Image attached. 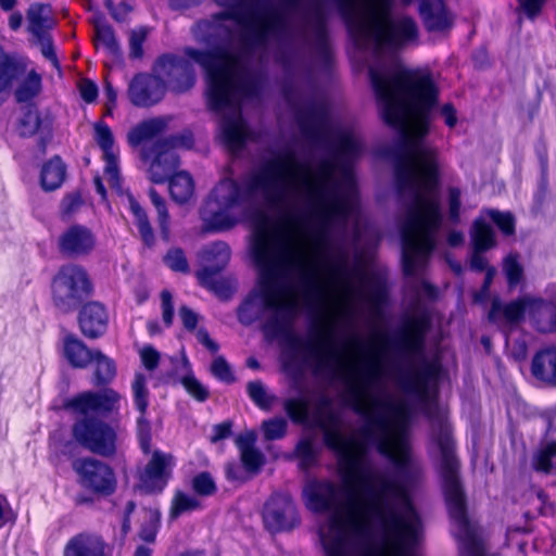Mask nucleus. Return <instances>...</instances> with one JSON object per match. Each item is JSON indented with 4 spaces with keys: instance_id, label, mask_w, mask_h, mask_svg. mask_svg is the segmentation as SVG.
I'll return each instance as SVG.
<instances>
[{
    "instance_id": "nucleus-43",
    "label": "nucleus",
    "mask_w": 556,
    "mask_h": 556,
    "mask_svg": "<svg viewBox=\"0 0 556 556\" xmlns=\"http://www.w3.org/2000/svg\"><path fill=\"white\" fill-rule=\"evenodd\" d=\"M503 270L510 288L516 287L522 279V267L516 254H509L503 263Z\"/></svg>"
},
{
    "instance_id": "nucleus-30",
    "label": "nucleus",
    "mask_w": 556,
    "mask_h": 556,
    "mask_svg": "<svg viewBox=\"0 0 556 556\" xmlns=\"http://www.w3.org/2000/svg\"><path fill=\"white\" fill-rule=\"evenodd\" d=\"M532 467L540 472L556 473V441L546 440L541 443L533 454Z\"/></svg>"
},
{
    "instance_id": "nucleus-53",
    "label": "nucleus",
    "mask_w": 556,
    "mask_h": 556,
    "mask_svg": "<svg viewBox=\"0 0 556 556\" xmlns=\"http://www.w3.org/2000/svg\"><path fill=\"white\" fill-rule=\"evenodd\" d=\"M211 370L218 380L227 381L231 378L229 365L223 357H217L213 361Z\"/></svg>"
},
{
    "instance_id": "nucleus-36",
    "label": "nucleus",
    "mask_w": 556,
    "mask_h": 556,
    "mask_svg": "<svg viewBox=\"0 0 556 556\" xmlns=\"http://www.w3.org/2000/svg\"><path fill=\"white\" fill-rule=\"evenodd\" d=\"M143 518L144 522L141 526L139 536L141 540L152 543L155 540L159 526L161 513L157 507L155 508H144L143 509Z\"/></svg>"
},
{
    "instance_id": "nucleus-60",
    "label": "nucleus",
    "mask_w": 556,
    "mask_h": 556,
    "mask_svg": "<svg viewBox=\"0 0 556 556\" xmlns=\"http://www.w3.org/2000/svg\"><path fill=\"white\" fill-rule=\"evenodd\" d=\"M179 317L184 324V327L188 330H194L199 320V316L188 306H181L179 308Z\"/></svg>"
},
{
    "instance_id": "nucleus-37",
    "label": "nucleus",
    "mask_w": 556,
    "mask_h": 556,
    "mask_svg": "<svg viewBox=\"0 0 556 556\" xmlns=\"http://www.w3.org/2000/svg\"><path fill=\"white\" fill-rule=\"evenodd\" d=\"M94 45L97 48L102 47L106 49L112 54H116L119 51L113 28L105 24L97 23L94 25Z\"/></svg>"
},
{
    "instance_id": "nucleus-46",
    "label": "nucleus",
    "mask_w": 556,
    "mask_h": 556,
    "mask_svg": "<svg viewBox=\"0 0 556 556\" xmlns=\"http://www.w3.org/2000/svg\"><path fill=\"white\" fill-rule=\"evenodd\" d=\"M164 263L177 273H189V264L184 251L179 248L170 249L164 256Z\"/></svg>"
},
{
    "instance_id": "nucleus-47",
    "label": "nucleus",
    "mask_w": 556,
    "mask_h": 556,
    "mask_svg": "<svg viewBox=\"0 0 556 556\" xmlns=\"http://www.w3.org/2000/svg\"><path fill=\"white\" fill-rule=\"evenodd\" d=\"M148 36V29L140 27L131 30L129 35V56L139 59L143 54V43Z\"/></svg>"
},
{
    "instance_id": "nucleus-4",
    "label": "nucleus",
    "mask_w": 556,
    "mask_h": 556,
    "mask_svg": "<svg viewBox=\"0 0 556 556\" xmlns=\"http://www.w3.org/2000/svg\"><path fill=\"white\" fill-rule=\"evenodd\" d=\"M200 22L195 24L192 33ZM195 36V34H193ZM206 43L210 50L187 47L185 56L164 54L157 59L153 72L164 83L165 89L182 93L195 83L193 64H199L206 74L208 106L220 114V137L226 148L233 154L239 152L253 132L242 118L244 102L258 99L263 76L252 68V64L233 37H212Z\"/></svg>"
},
{
    "instance_id": "nucleus-6",
    "label": "nucleus",
    "mask_w": 556,
    "mask_h": 556,
    "mask_svg": "<svg viewBox=\"0 0 556 556\" xmlns=\"http://www.w3.org/2000/svg\"><path fill=\"white\" fill-rule=\"evenodd\" d=\"M73 437L91 453L113 457L122 445L124 432L117 426L102 420L81 418L73 426Z\"/></svg>"
},
{
    "instance_id": "nucleus-51",
    "label": "nucleus",
    "mask_w": 556,
    "mask_h": 556,
    "mask_svg": "<svg viewBox=\"0 0 556 556\" xmlns=\"http://www.w3.org/2000/svg\"><path fill=\"white\" fill-rule=\"evenodd\" d=\"M38 46L40 47V51L42 55L52 62L53 65L58 64V59L54 52V47L52 43L51 36L49 34L37 35L34 36Z\"/></svg>"
},
{
    "instance_id": "nucleus-42",
    "label": "nucleus",
    "mask_w": 556,
    "mask_h": 556,
    "mask_svg": "<svg viewBox=\"0 0 556 556\" xmlns=\"http://www.w3.org/2000/svg\"><path fill=\"white\" fill-rule=\"evenodd\" d=\"M149 195L152 204L155 206L159 214V224L161 232L163 237L167 239L169 232V216L167 213L165 201L153 188L150 189Z\"/></svg>"
},
{
    "instance_id": "nucleus-63",
    "label": "nucleus",
    "mask_w": 556,
    "mask_h": 556,
    "mask_svg": "<svg viewBox=\"0 0 556 556\" xmlns=\"http://www.w3.org/2000/svg\"><path fill=\"white\" fill-rule=\"evenodd\" d=\"M483 252H478L476 249H473V253L471 256L470 265L471 268L478 271L486 270L488 267V261L482 255Z\"/></svg>"
},
{
    "instance_id": "nucleus-1",
    "label": "nucleus",
    "mask_w": 556,
    "mask_h": 556,
    "mask_svg": "<svg viewBox=\"0 0 556 556\" xmlns=\"http://www.w3.org/2000/svg\"><path fill=\"white\" fill-rule=\"evenodd\" d=\"M285 401L295 424L320 429L339 462L343 498L330 480H308L309 510L326 556H485L468 520L458 460L438 384H339Z\"/></svg>"
},
{
    "instance_id": "nucleus-16",
    "label": "nucleus",
    "mask_w": 556,
    "mask_h": 556,
    "mask_svg": "<svg viewBox=\"0 0 556 556\" xmlns=\"http://www.w3.org/2000/svg\"><path fill=\"white\" fill-rule=\"evenodd\" d=\"M430 326L426 315L412 318L400 331L394 345L403 356H413L422 351L425 337Z\"/></svg>"
},
{
    "instance_id": "nucleus-18",
    "label": "nucleus",
    "mask_w": 556,
    "mask_h": 556,
    "mask_svg": "<svg viewBox=\"0 0 556 556\" xmlns=\"http://www.w3.org/2000/svg\"><path fill=\"white\" fill-rule=\"evenodd\" d=\"M60 251L72 257L89 254L96 247V237L86 226L73 225L59 239Z\"/></svg>"
},
{
    "instance_id": "nucleus-3",
    "label": "nucleus",
    "mask_w": 556,
    "mask_h": 556,
    "mask_svg": "<svg viewBox=\"0 0 556 556\" xmlns=\"http://www.w3.org/2000/svg\"><path fill=\"white\" fill-rule=\"evenodd\" d=\"M329 245L330 236L319 252L313 236L307 255L300 238L288 227L258 229L250 248L258 283L238 307V320L244 326L262 321V330L270 341L286 338L292 346L302 344L318 376H346L342 382H371L363 378L382 370L391 343L387 334H375L367 345L353 338L345 349H338L333 343V324L314 327L312 337L304 342L291 331L301 309L300 294L292 283L295 274L306 296L319 301L326 300L339 285L341 267L329 257Z\"/></svg>"
},
{
    "instance_id": "nucleus-32",
    "label": "nucleus",
    "mask_w": 556,
    "mask_h": 556,
    "mask_svg": "<svg viewBox=\"0 0 556 556\" xmlns=\"http://www.w3.org/2000/svg\"><path fill=\"white\" fill-rule=\"evenodd\" d=\"M125 197L128 203V207L135 217V223L138 227V230L143 242L148 247L152 245L154 242V236L144 210L141 207V205L138 203V201L131 193L126 192Z\"/></svg>"
},
{
    "instance_id": "nucleus-48",
    "label": "nucleus",
    "mask_w": 556,
    "mask_h": 556,
    "mask_svg": "<svg viewBox=\"0 0 556 556\" xmlns=\"http://www.w3.org/2000/svg\"><path fill=\"white\" fill-rule=\"evenodd\" d=\"M193 490L200 495H211L215 492V482L207 472L197 475L192 480Z\"/></svg>"
},
{
    "instance_id": "nucleus-5",
    "label": "nucleus",
    "mask_w": 556,
    "mask_h": 556,
    "mask_svg": "<svg viewBox=\"0 0 556 556\" xmlns=\"http://www.w3.org/2000/svg\"><path fill=\"white\" fill-rule=\"evenodd\" d=\"M229 9L212 20L200 21L195 37L211 41L212 37H233L250 62L255 54H264L270 41L278 46L292 45L295 33L287 13L301 12L303 25L300 35L304 41L311 36L316 51L325 59L330 49L327 16L320 0H312L305 8L302 0H282L285 12L275 9L269 0H215Z\"/></svg>"
},
{
    "instance_id": "nucleus-26",
    "label": "nucleus",
    "mask_w": 556,
    "mask_h": 556,
    "mask_svg": "<svg viewBox=\"0 0 556 556\" xmlns=\"http://www.w3.org/2000/svg\"><path fill=\"white\" fill-rule=\"evenodd\" d=\"M18 131L23 137L39 134L42 141L50 136L51 123L48 118H42L37 110L28 109L20 121Z\"/></svg>"
},
{
    "instance_id": "nucleus-17",
    "label": "nucleus",
    "mask_w": 556,
    "mask_h": 556,
    "mask_svg": "<svg viewBox=\"0 0 556 556\" xmlns=\"http://www.w3.org/2000/svg\"><path fill=\"white\" fill-rule=\"evenodd\" d=\"M173 465L170 455L159 451L154 452L143 472L140 475L139 488L146 492H161L167 483Z\"/></svg>"
},
{
    "instance_id": "nucleus-22",
    "label": "nucleus",
    "mask_w": 556,
    "mask_h": 556,
    "mask_svg": "<svg viewBox=\"0 0 556 556\" xmlns=\"http://www.w3.org/2000/svg\"><path fill=\"white\" fill-rule=\"evenodd\" d=\"M26 20L27 29L33 36L49 34L55 24L51 5L37 2L29 5Z\"/></svg>"
},
{
    "instance_id": "nucleus-33",
    "label": "nucleus",
    "mask_w": 556,
    "mask_h": 556,
    "mask_svg": "<svg viewBox=\"0 0 556 556\" xmlns=\"http://www.w3.org/2000/svg\"><path fill=\"white\" fill-rule=\"evenodd\" d=\"M471 241L473 249L478 252H484L495 245L494 230L483 218L475 220L471 229Z\"/></svg>"
},
{
    "instance_id": "nucleus-44",
    "label": "nucleus",
    "mask_w": 556,
    "mask_h": 556,
    "mask_svg": "<svg viewBox=\"0 0 556 556\" xmlns=\"http://www.w3.org/2000/svg\"><path fill=\"white\" fill-rule=\"evenodd\" d=\"M485 216L492 220L498 229L505 235L510 236L515 231V220L510 213H504L496 210H486Z\"/></svg>"
},
{
    "instance_id": "nucleus-54",
    "label": "nucleus",
    "mask_w": 556,
    "mask_h": 556,
    "mask_svg": "<svg viewBox=\"0 0 556 556\" xmlns=\"http://www.w3.org/2000/svg\"><path fill=\"white\" fill-rule=\"evenodd\" d=\"M83 204L81 197L78 193L68 194L62 201L61 208L64 215H72L75 213Z\"/></svg>"
},
{
    "instance_id": "nucleus-15",
    "label": "nucleus",
    "mask_w": 556,
    "mask_h": 556,
    "mask_svg": "<svg viewBox=\"0 0 556 556\" xmlns=\"http://www.w3.org/2000/svg\"><path fill=\"white\" fill-rule=\"evenodd\" d=\"M230 248L224 241H216L205 245L199 252V261L202 266L197 271L200 283H211L212 275H218L226 268L230 260Z\"/></svg>"
},
{
    "instance_id": "nucleus-29",
    "label": "nucleus",
    "mask_w": 556,
    "mask_h": 556,
    "mask_svg": "<svg viewBox=\"0 0 556 556\" xmlns=\"http://www.w3.org/2000/svg\"><path fill=\"white\" fill-rule=\"evenodd\" d=\"M65 165L59 156L48 161L41 169L40 182L46 191H53L60 188L65 178Z\"/></svg>"
},
{
    "instance_id": "nucleus-56",
    "label": "nucleus",
    "mask_w": 556,
    "mask_h": 556,
    "mask_svg": "<svg viewBox=\"0 0 556 556\" xmlns=\"http://www.w3.org/2000/svg\"><path fill=\"white\" fill-rule=\"evenodd\" d=\"M201 286L212 290L218 296L223 298H226L230 292L228 283L225 280L218 278V275H212V282L201 283Z\"/></svg>"
},
{
    "instance_id": "nucleus-27",
    "label": "nucleus",
    "mask_w": 556,
    "mask_h": 556,
    "mask_svg": "<svg viewBox=\"0 0 556 556\" xmlns=\"http://www.w3.org/2000/svg\"><path fill=\"white\" fill-rule=\"evenodd\" d=\"M165 127L166 122L163 118L143 121L129 130L127 135L128 143L131 147H138L160 135Z\"/></svg>"
},
{
    "instance_id": "nucleus-34",
    "label": "nucleus",
    "mask_w": 556,
    "mask_h": 556,
    "mask_svg": "<svg viewBox=\"0 0 556 556\" xmlns=\"http://www.w3.org/2000/svg\"><path fill=\"white\" fill-rule=\"evenodd\" d=\"M91 364L94 367L97 382H111L115 379L117 372L116 363L101 351H94Z\"/></svg>"
},
{
    "instance_id": "nucleus-9",
    "label": "nucleus",
    "mask_w": 556,
    "mask_h": 556,
    "mask_svg": "<svg viewBox=\"0 0 556 556\" xmlns=\"http://www.w3.org/2000/svg\"><path fill=\"white\" fill-rule=\"evenodd\" d=\"M551 311L549 302L525 295L509 303L494 299L489 312V319L500 325H516L523 319L525 313L531 316L538 326L542 323L545 313Z\"/></svg>"
},
{
    "instance_id": "nucleus-52",
    "label": "nucleus",
    "mask_w": 556,
    "mask_h": 556,
    "mask_svg": "<svg viewBox=\"0 0 556 556\" xmlns=\"http://www.w3.org/2000/svg\"><path fill=\"white\" fill-rule=\"evenodd\" d=\"M161 307L163 321L167 327H169L174 319V303L173 295L168 290H163L161 292Z\"/></svg>"
},
{
    "instance_id": "nucleus-64",
    "label": "nucleus",
    "mask_w": 556,
    "mask_h": 556,
    "mask_svg": "<svg viewBox=\"0 0 556 556\" xmlns=\"http://www.w3.org/2000/svg\"><path fill=\"white\" fill-rule=\"evenodd\" d=\"M441 115L448 127H454L457 123L456 111L451 104H444L441 109Z\"/></svg>"
},
{
    "instance_id": "nucleus-23",
    "label": "nucleus",
    "mask_w": 556,
    "mask_h": 556,
    "mask_svg": "<svg viewBox=\"0 0 556 556\" xmlns=\"http://www.w3.org/2000/svg\"><path fill=\"white\" fill-rule=\"evenodd\" d=\"M256 434L254 431H247L237 437L236 443L240 450L243 466L249 471H257L263 463L264 455L255 447Z\"/></svg>"
},
{
    "instance_id": "nucleus-24",
    "label": "nucleus",
    "mask_w": 556,
    "mask_h": 556,
    "mask_svg": "<svg viewBox=\"0 0 556 556\" xmlns=\"http://www.w3.org/2000/svg\"><path fill=\"white\" fill-rule=\"evenodd\" d=\"M63 355L73 367L86 368L91 363L94 351L75 336L68 334L63 340Z\"/></svg>"
},
{
    "instance_id": "nucleus-2",
    "label": "nucleus",
    "mask_w": 556,
    "mask_h": 556,
    "mask_svg": "<svg viewBox=\"0 0 556 556\" xmlns=\"http://www.w3.org/2000/svg\"><path fill=\"white\" fill-rule=\"evenodd\" d=\"M295 117L306 143L330 156L319 162L316 172L300 166L290 153L267 161L244 185L230 177L220 179L200 210L204 230L232 228L244 218L253 195L261 193L265 202L281 214V223L271 229L288 227L299 238L304 215L315 225L319 252L334 226L345 231L348 224L353 223L355 236H359L361 211L353 173L345 164L340 177L336 176V161L349 163L355 159L362 150L359 140L332 121L323 99L303 102Z\"/></svg>"
},
{
    "instance_id": "nucleus-49",
    "label": "nucleus",
    "mask_w": 556,
    "mask_h": 556,
    "mask_svg": "<svg viewBox=\"0 0 556 556\" xmlns=\"http://www.w3.org/2000/svg\"><path fill=\"white\" fill-rule=\"evenodd\" d=\"M460 195L462 193L458 188H448V219L452 224H457L459 222Z\"/></svg>"
},
{
    "instance_id": "nucleus-13",
    "label": "nucleus",
    "mask_w": 556,
    "mask_h": 556,
    "mask_svg": "<svg viewBox=\"0 0 556 556\" xmlns=\"http://www.w3.org/2000/svg\"><path fill=\"white\" fill-rule=\"evenodd\" d=\"M118 395L114 391L101 393L84 392L65 401L64 407L89 418L91 415H106L116 408Z\"/></svg>"
},
{
    "instance_id": "nucleus-61",
    "label": "nucleus",
    "mask_w": 556,
    "mask_h": 556,
    "mask_svg": "<svg viewBox=\"0 0 556 556\" xmlns=\"http://www.w3.org/2000/svg\"><path fill=\"white\" fill-rule=\"evenodd\" d=\"M186 392L194 397L195 400L202 402L205 401L208 396V390L204 384H182Z\"/></svg>"
},
{
    "instance_id": "nucleus-39",
    "label": "nucleus",
    "mask_w": 556,
    "mask_h": 556,
    "mask_svg": "<svg viewBox=\"0 0 556 556\" xmlns=\"http://www.w3.org/2000/svg\"><path fill=\"white\" fill-rule=\"evenodd\" d=\"M200 506L195 496L177 491L173 497L169 517L176 519L181 514L192 511Z\"/></svg>"
},
{
    "instance_id": "nucleus-28",
    "label": "nucleus",
    "mask_w": 556,
    "mask_h": 556,
    "mask_svg": "<svg viewBox=\"0 0 556 556\" xmlns=\"http://www.w3.org/2000/svg\"><path fill=\"white\" fill-rule=\"evenodd\" d=\"M134 396H135V405L139 410L140 416L138 417V434L141 442V447L144 452L149 450V440H150V426L149 422L144 418L146 409L148 407V390L146 384H134Z\"/></svg>"
},
{
    "instance_id": "nucleus-10",
    "label": "nucleus",
    "mask_w": 556,
    "mask_h": 556,
    "mask_svg": "<svg viewBox=\"0 0 556 556\" xmlns=\"http://www.w3.org/2000/svg\"><path fill=\"white\" fill-rule=\"evenodd\" d=\"M73 469L78 475L80 484L93 493L111 495L115 492L116 476L106 463L93 457H84L74 462Z\"/></svg>"
},
{
    "instance_id": "nucleus-7",
    "label": "nucleus",
    "mask_w": 556,
    "mask_h": 556,
    "mask_svg": "<svg viewBox=\"0 0 556 556\" xmlns=\"http://www.w3.org/2000/svg\"><path fill=\"white\" fill-rule=\"evenodd\" d=\"M92 291L87 271L78 265L61 267L52 281V300L62 312L76 309Z\"/></svg>"
},
{
    "instance_id": "nucleus-45",
    "label": "nucleus",
    "mask_w": 556,
    "mask_h": 556,
    "mask_svg": "<svg viewBox=\"0 0 556 556\" xmlns=\"http://www.w3.org/2000/svg\"><path fill=\"white\" fill-rule=\"evenodd\" d=\"M248 392L252 401L262 409H269L277 401L275 395L266 391L264 384H249Z\"/></svg>"
},
{
    "instance_id": "nucleus-57",
    "label": "nucleus",
    "mask_w": 556,
    "mask_h": 556,
    "mask_svg": "<svg viewBox=\"0 0 556 556\" xmlns=\"http://www.w3.org/2000/svg\"><path fill=\"white\" fill-rule=\"evenodd\" d=\"M546 0H519L520 8L529 18L536 17Z\"/></svg>"
},
{
    "instance_id": "nucleus-41",
    "label": "nucleus",
    "mask_w": 556,
    "mask_h": 556,
    "mask_svg": "<svg viewBox=\"0 0 556 556\" xmlns=\"http://www.w3.org/2000/svg\"><path fill=\"white\" fill-rule=\"evenodd\" d=\"M287 428L288 421L283 417H275L262 422V431L267 441L282 439L287 432Z\"/></svg>"
},
{
    "instance_id": "nucleus-38",
    "label": "nucleus",
    "mask_w": 556,
    "mask_h": 556,
    "mask_svg": "<svg viewBox=\"0 0 556 556\" xmlns=\"http://www.w3.org/2000/svg\"><path fill=\"white\" fill-rule=\"evenodd\" d=\"M314 435L303 437L296 444L295 456L300 459V465L303 469L313 466L317 458V451L314 445Z\"/></svg>"
},
{
    "instance_id": "nucleus-55",
    "label": "nucleus",
    "mask_w": 556,
    "mask_h": 556,
    "mask_svg": "<svg viewBox=\"0 0 556 556\" xmlns=\"http://www.w3.org/2000/svg\"><path fill=\"white\" fill-rule=\"evenodd\" d=\"M79 91L81 98L88 103L93 102L98 97V87L90 79H83L79 83Z\"/></svg>"
},
{
    "instance_id": "nucleus-59",
    "label": "nucleus",
    "mask_w": 556,
    "mask_h": 556,
    "mask_svg": "<svg viewBox=\"0 0 556 556\" xmlns=\"http://www.w3.org/2000/svg\"><path fill=\"white\" fill-rule=\"evenodd\" d=\"M177 367L179 369L176 376L178 382H198L191 374L190 365L186 357H181L177 361Z\"/></svg>"
},
{
    "instance_id": "nucleus-35",
    "label": "nucleus",
    "mask_w": 556,
    "mask_h": 556,
    "mask_svg": "<svg viewBox=\"0 0 556 556\" xmlns=\"http://www.w3.org/2000/svg\"><path fill=\"white\" fill-rule=\"evenodd\" d=\"M41 90V77L35 71H30L25 79L15 90L17 102H28L35 98Z\"/></svg>"
},
{
    "instance_id": "nucleus-25",
    "label": "nucleus",
    "mask_w": 556,
    "mask_h": 556,
    "mask_svg": "<svg viewBox=\"0 0 556 556\" xmlns=\"http://www.w3.org/2000/svg\"><path fill=\"white\" fill-rule=\"evenodd\" d=\"M532 375L543 382H556V349L549 348L538 352L531 366Z\"/></svg>"
},
{
    "instance_id": "nucleus-20",
    "label": "nucleus",
    "mask_w": 556,
    "mask_h": 556,
    "mask_svg": "<svg viewBox=\"0 0 556 556\" xmlns=\"http://www.w3.org/2000/svg\"><path fill=\"white\" fill-rule=\"evenodd\" d=\"M108 313L98 302L86 304L79 314V326L84 336L96 339L102 336L108 327Z\"/></svg>"
},
{
    "instance_id": "nucleus-40",
    "label": "nucleus",
    "mask_w": 556,
    "mask_h": 556,
    "mask_svg": "<svg viewBox=\"0 0 556 556\" xmlns=\"http://www.w3.org/2000/svg\"><path fill=\"white\" fill-rule=\"evenodd\" d=\"M361 280L366 286L367 300L376 307L382 304L387 296L383 282L366 274L361 275Z\"/></svg>"
},
{
    "instance_id": "nucleus-19",
    "label": "nucleus",
    "mask_w": 556,
    "mask_h": 556,
    "mask_svg": "<svg viewBox=\"0 0 556 556\" xmlns=\"http://www.w3.org/2000/svg\"><path fill=\"white\" fill-rule=\"evenodd\" d=\"M419 13L429 31H444L452 26L453 18L443 0H419Z\"/></svg>"
},
{
    "instance_id": "nucleus-21",
    "label": "nucleus",
    "mask_w": 556,
    "mask_h": 556,
    "mask_svg": "<svg viewBox=\"0 0 556 556\" xmlns=\"http://www.w3.org/2000/svg\"><path fill=\"white\" fill-rule=\"evenodd\" d=\"M64 556H104V542L94 534L79 533L65 545Z\"/></svg>"
},
{
    "instance_id": "nucleus-12",
    "label": "nucleus",
    "mask_w": 556,
    "mask_h": 556,
    "mask_svg": "<svg viewBox=\"0 0 556 556\" xmlns=\"http://www.w3.org/2000/svg\"><path fill=\"white\" fill-rule=\"evenodd\" d=\"M265 527L271 532L293 528L298 522L294 504L287 493H275L266 502L263 510Z\"/></svg>"
},
{
    "instance_id": "nucleus-62",
    "label": "nucleus",
    "mask_w": 556,
    "mask_h": 556,
    "mask_svg": "<svg viewBox=\"0 0 556 556\" xmlns=\"http://www.w3.org/2000/svg\"><path fill=\"white\" fill-rule=\"evenodd\" d=\"M197 339L211 352H216L218 350V344L210 338V334L205 329L200 328L197 331Z\"/></svg>"
},
{
    "instance_id": "nucleus-58",
    "label": "nucleus",
    "mask_w": 556,
    "mask_h": 556,
    "mask_svg": "<svg viewBox=\"0 0 556 556\" xmlns=\"http://www.w3.org/2000/svg\"><path fill=\"white\" fill-rule=\"evenodd\" d=\"M108 9L111 12V15L117 22H123L126 20L128 13L131 11V8L126 2H121L118 5L114 7L111 0L105 1Z\"/></svg>"
},
{
    "instance_id": "nucleus-14",
    "label": "nucleus",
    "mask_w": 556,
    "mask_h": 556,
    "mask_svg": "<svg viewBox=\"0 0 556 556\" xmlns=\"http://www.w3.org/2000/svg\"><path fill=\"white\" fill-rule=\"evenodd\" d=\"M165 94L164 83L156 74H138L128 87L130 102L139 108H149L159 103Z\"/></svg>"
},
{
    "instance_id": "nucleus-11",
    "label": "nucleus",
    "mask_w": 556,
    "mask_h": 556,
    "mask_svg": "<svg viewBox=\"0 0 556 556\" xmlns=\"http://www.w3.org/2000/svg\"><path fill=\"white\" fill-rule=\"evenodd\" d=\"M93 139L102 151L105 163L104 175L111 188L123 195L122 178L119 174V150L111 128L104 122H97L93 125Z\"/></svg>"
},
{
    "instance_id": "nucleus-8",
    "label": "nucleus",
    "mask_w": 556,
    "mask_h": 556,
    "mask_svg": "<svg viewBox=\"0 0 556 556\" xmlns=\"http://www.w3.org/2000/svg\"><path fill=\"white\" fill-rule=\"evenodd\" d=\"M179 146H184L182 139L172 137L142 148L141 159L150 163L149 177L154 184H163L175 175L179 165L176 148Z\"/></svg>"
},
{
    "instance_id": "nucleus-31",
    "label": "nucleus",
    "mask_w": 556,
    "mask_h": 556,
    "mask_svg": "<svg viewBox=\"0 0 556 556\" xmlns=\"http://www.w3.org/2000/svg\"><path fill=\"white\" fill-rule=\"evenodd\" d=\"M169 192L172 199L177 203H187L193 195L194 184L187 172L176 173L169 179Z\"/></svg>"
},
{
    "instance_id": "nucleus-50",
    "label": "nucleus",
    "mask_w": 556,
    "mask_h": 556,
    "mask_svg": "<svg viewBox=\"0 0 556 556\" xmlns=\"http://www.w3.org/2000/svg\"><path fill=\"white\" fill-rule=\"evenodd\" d=\"M139 355H140L141 363L146 369L154 370L157 367V365L160 363L161 355L152 345H150V344L143 345L139 350Z\"/></svg>"
}]
</instances>
